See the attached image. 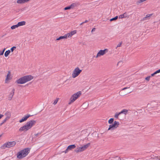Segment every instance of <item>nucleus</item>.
<instances>
[{
	"instance_id": "10",
	"label": "nucleus",
	"mask_w": 160,
	"mask_h": 160,
	"mask_svg": "<svg viewBox=\"0 0 160 160\" xmlns=\"http://www.w3.org/2000/svg\"><path fill=\"white\" fill-rule=\"evenodd\" d=\"M119 125V122L116 121H115L114 122L113 124L109 125L108 130H113L117 128L118 127Z\"/></svg>"
},
{
	"instance_id": "35",
	"label": "nucleus",
	"mask_w": 160,
	"mask_h": 160,
	"mask_svg": "<svg viewBox=\"0 0 160 160\" xmlns=\"http://www.w3.org/2000/svg\"><path fill=\"white\" fill-rule=\"evenodd\" d=\"M121 44H121V43H120L118 45V46H117V47H120V46H121Z\"/></svg>"
},
{
	"instance_id": "16",
	"label": "nucleus",
	"mask_w": 160,
	"mask_h": 160,
	"mask_svg": "<svg viewBox=\"0 0 160 160\" xmlns=\"http://www.w3.org/2000/svg\"><path fill=\"white\" fill-rule=\"evenodd\" d=\"M14 90L13 89L12 91L9 93L8 97V99L9 100H11L12 99L14 94Z\"/></svg>"
},
{
	"instance_id": "31",
	"label": "nucleus",
	"mask_w": 160,
	"mask_h": 160,
	"mask_svg": "<svg viewBox=\"0 0 160 160\" xmlns=\"http://www.w3.org/2000/svg\"><path fill=\"white\" fill-rule=\"evenodd\" d=\"M64 10H69V9H70V7L69 6H68V7H66L64 9Z\"/></svg>"
},
{
	"instance_id": "11",
	"label": "nucleus",
	"mask_w": 160,
	"mask_h": 160,
	"mask_svg": "<svg viewBox=\"0 0 160 160\" xmlns=\"http://www.w3.org/2000/svg\"><path fill=\"white\" fill-rule=\"evenodd\" d=\"M6 117L2 121V122L1 123V125L5 123L11 117V113L9 112H6L5 114Z\"/></svg>"
},
{
	"instance_id": "26",
	"label": "nucleus",
	"mask_w": 160,
	"mask_h": 160,
	"mask_svg": "<svg viewBox=\"0 0 160 160\" xmlns=\"http://www.w3.org/2000/svg\"><path fill=\"white\" fill-rule=\"evenodd\" d=\"M18 27L17 24L16 25H14L11 26V28L13 30L15 29L16 28H18Z\"/></svg>"
},
{
	"instance_id": "28",
	"label": "nucleus",
	"mask_w": 160,
	"mask_h": 160,
	"mask_svg": "<svg viewBox=\"0 0 160 160\" xmlns=\"http://www.w3.org/2000/svg\"><path fill=\"white\" fill-rule=\"evenodd\" d=\"M59 98H57L56 99H55L54 100V102H53L52 103L54 105H56L57 103L58 100H59Z\"/></svg>"
},
{
	"instance_id": "18",
	"label": "nucleus",
	"mask_w": 160,
	"mask_h": 160,
	"mask_svg": "<svg viewBox=\"0 0 160 160\" xmlns=\"http://www.w3.org/2000/svg\"><path fill=\"white\" fill-rule=\"evenodd\" d=\"M128 17V15L126 12L124 13L123 14L120 15L118 18H123Z\"/></svg>"
},
{
	"instance_id": "2",
	"label": "nucleus",
	"mask_w": 160,
	"mask_h": 160,
	"mask_svg": "<svg viewBox=\"0 0 160 160\" xmlns=\"http://www.w3.org/2000/svg\"><path fill=\"white\" fill-rule=\"evenodd\" d=\"M33 78L32 75H26L20 78L17 80L16 82L18 84H23L32 79Z\"/></svg>"
},
{
	"instance_id": "3",
	"label": "nucleus",
	"mask_w": 160,
	"mask_h": 160,
	"mask_svg": "<svg viewBox=\"0 0 160 160\" xmlns=\"http://www.w3.org/2000/svg\"><path fill=\"white\" fill-rule=\"evenodd\" d=\"M29 149L28 148H26L19 151L17 154V157L19 159H22L25 157L29 153Z\"/></svg>"
},
{
	"instance_id": "14",
	"label": "nucleus",
	"mask_w": 160,
	"mask_h": 160,
	"mask_svg": "<svg viewBox=\"0 0 160 160\" xmlns=\"http://www.w3.org/2000/svg\"><path fill=\"white\" fill-rule=\"evenodd\" d=\"M30 0H17V3L18 4H23L29 2Z\"/></svg>"
},
{
	"instance_id": "25",
	"label": "nucleus",
	"mask_w": 160,
	"mask_h": 160,
	"mask_svg": "<svg viewBox=\"0 0 160 160\" xmlns=\"http://www.w3.org/2000/svg\"><path fill=\"white\" fill-rule=\"evenodd\" d=\"M121 114V113L120 112L119 113L117 112L116 113L115 115H114V117L116 118H118V116L119 115H120Z\"/></svg>"
},
{
	"instance_id": "9",
	"label": "nucleus",
	"mask_w": 160,
	"mask_h": 160,
	"mask_svg": "<svg viewBox=\"0 0 160 160\" xmlns=\"http://www.w3.org/2000/svg\"><path fill=\"white\" fill-rule=\"evenodd\" d=\"M108 52V49H105L104 50H100L98 52L96 58L100 57L101 56H103L105 55L106 53Z\"/></svg>"
},
{
	"instance_id": "17",
	"label": "nucleus",
	"mask_w": 160,
	"mask_h": 160,
	"mask_svg": "<svg viewBox=\"0 0 160 160\" xmlns=\"http://www.w3.org/2000/svg\"><path fill=\"white\" fill-rule=\"evenodd\" d=\"M68 38V37L67 35L66 34H65L63 36H60L59 37L57 38L56 39L57 41H59L61 40H65Z\"/></svg>"
},
{
	"instance_id": "8",
	"label": "nucleus",
	"mask_w": 160,
	"mask_h": 160,
	"mask_svg": "<svg viewBox=\"0 0 160 160\" xmlns=\"http://www.w3.org/2000/svg\"><path fill=\"white\" fill-rule=\"evenodd\" d=\"M12 79V76L11 74V72L9 71H8V73L6 76L5 79V83H8Z\"/></svg>"
},
{
	"instance_id": "12",
	"label": "nucleus",
	"mask_w": 160,
	"mask_h": 160,
	"mask_svg": "<svg viewBox=\"0 0 160 160\" xmlns=\"http://www.w3.org/2000/svg\"><path fill=\"white\" fill-rule=\"evenodd\" d=\"M76 147V146L74 144L69 145L68 147L66 150L64 151L63 152L65 153H67L69 151L71 150L72 149L75 148Z\"/></svg>"
},
{
	"instance_id": "37",
	"label": "nucleus",
	"mask_w": 160,
	"mask_h": 160,
	"mask_svg": "<svg viewBox=\"0 0 160 160\" xmlns=\"http://www.w3.org/2000/svg\"><path fill=\"white\" fill-rule=\"evenodd\" d=\"M5 48H4L2 51H1L2 52H3L2 53L3 54L4 53V52L5 51Z\"/></svg>"
},
{
	"instance_id": "19",
	"label": "nucleus",
	"mask_w": 160,
	"mask_h": 160,
	"mask_svg": "<svg viewBox=\"0 0 160 160\" xmlns=\"http://www.w3.org/2000/svg\"><path fill=\"white\" fill-rule=\"evenodd\" d=\"M25 24H26V22L24 21H21V22H18V23L17 25H18V27H19L20 26L25 25Z\"/></svg>"
},
{
	"instance_id": "34",
	"label": "nucleus",
	"mask_w": 160,
	"mask_h": 160,
	"mask_svg": "<svg viewBox=\"0 0 160 160\" xmlns=\"http://www.w3.org/2000/svg\"><path fill=\"white\" fill-rule=\"evenodd\" d=\"M3 116V115L2 114H0V119Z\"/></svg>"
},
{
	"instance_id": "5",
	"label": "nucleus",
	"mask_w": 160,
	"mask_h": 160,
	"mask_svg": "<svg viewBox=\"0 0 160 160\" xmlns=\"http://www.w3.org/2000/svg\"><path fill=\"white\" fill-rule=\"evenodd\" d=\"M16 144V142L15 141L12 142H5L2 145L0 148L2 149H4L6 148H11L14 146Z\"/></svg>"
},
{
	"instance_id": "29",
	"label": "nucleus",
	"mask_w": 160,
	"mask_h": 160,
	"mask_svg": "<svg viewBox=\"0 0 160 160\" xmlns=\"http://www.w3.org/2000/svg\"><path fill=\"white\" fill-rule=\"evenodd\" d=\"M118 16H116L114 18H112L110 19V21H112L115 20H117L118 18Z\"/></svg>"
},
{
	"instance_id": "1",
	"label": "nucleus",
	"mask_w": 160,
	"mask_h": 160,
	"mask_svg": "<svg viewBox=\"0 0 160 160\" xmlns=\"http://www.w3.org/2000/svg\"><path fill=\"white\" fill-rule=\"evenodd\" d=\"M36 122L35 120H32L29 121L27 122L23 126L20 127L19 129V131L20 132H27L34 126Z\"/></svg>"
},
{
	"instance_id": "7",
	"label": "nucleus",
	"mask_w": 160,
	"mask_h": 160,
	"mask_svg": "<svg viewBox=\"0 0 160 160\" xmlns=\"http://www.w3.org/2000/svg\"><path fill=\"white\" fill-rule=\"evenodd\" d=\"M82 72V70L79 67L75 68L73 70L72 73V77L73 78H75L79 75Z\"/></svg>"
},
{
	"instance_id": "24",
	"label": "nucleus",
	"mask_w": 160,
	"mask_h": 160,
	"mask_svg": "<svg viewBox=\"0 0 160 160\" xmlns=\"http://www.w3.org/2000/svg\"><path fill=\"white\" fill-rule=\"evenodd\" d=\"M160 72V69H159L156 71H155L154 73H152L151 74V76L152 77H153L154 76V75L158 73H159Z\"/></svg>"
},
{
	"instance_id": "20",
	"label": "nucleus",
	"mask_w": 160,
	"mask_h": 160,
	"mask_svg": "<svg viewBox=\"0 0 160 160\" xmlns=\"http://www.w3.org/2000/svg\"><path fill=\"white\" fill-rule=\"evenodd\" d=\"M128 110L126 109H123L120 112L121 114L122 113H123L125 115H126L127 114L128 112Z\"/></svg>"
},
{
	"instance_id": "27",
	"label": "nucleus",
	"mask_w": 160,
	"mask_h": 160,
	"mask_svg": "<svg viewBox=\"0 0 160 160\" xmlns=\"http://www.w3.org/2000/svg\"><path fill=\"white\" fill-rule=\"evenodd\" d=\"M114 121V119L113 118H111L108 121V122L109 124H112Z\"/></svg>"
},
{
	"instance_id": "38",
	"label": "nucleus",
	"mask_w": 160,
	"mask_h": 160,
	"mask_svg": "<svg viewBox=\"0 0 160 160\" xmlns=\"http://www.w3.org/2000/svg\"><path fill=\"white\" fill-rule=\"evenodd\" d=\"M95 28H93L92 29V32H94L95 31Z\"/></svg>"
},
{
	"instance_id": "22",
	"label": "nucleus",
	"mask_w": 160,
	"mask_h": 160,
	"mask_svg": "<svg viewBox=\"0 0 160 160\" xmlns=\"http://www.w3.org/2000/svg\"><path fill=\"white\" fill-rule=\"evenodd\" d=\"M152 14H148L147 15H146V17H144L143 18V20H146L147 18H148V19L150 17L152 16Z\"/></svg>"
},
{
	"instance_id": "40",
	"label": "nucleus",
	"mask_w": 160,
	"mask_h": 160,
	"mask_svg": "<svg viewBox=\"0 0 160 160\" xmlns=\"http://www.w3.org/2000/svg\"><path fill=\"white\" fill-rule=\"evenodd\" d=\"M84 22H82V23L80 24V25H82L83 24H84Z\"/></svg>"
},
{
	"instance_id": "15",
	"label": "nucleus",
	"mask_w": 160,
	"mask_h": 160,
	"mask_svg": "<svg viewBox=\"0 0 160 160\" xmlns=\"http://www.w3.org/2000/svg\"><path fill=\"white\" fill-rule=\"evenodd\" d=\"M30 115H27L26 116H25L22 118V119L19 120V122L21 123L22 122L26 121L28 119V118L30 117Z\"/></svg>"
},
{
	"instance_id": "21",
	"label": "nucleus",
	"mask_w": 160,
	"mask_h": 160,
	"mask_svg": "<svg viewBox=\"0 0 160 160\" xmlns=\"http://www.w3.org/2000/svg\"><path fill=\"white\" fill-rule=\"evenodd\" d=\"M70 9H73L75 7H76L77 5L75 3H73L69 6Z\"/></svg>"
},
{
	"instance_id": "30",
	"label": "nucleus",
	"mask_w": 160,
	"mask_h": 160,
	"mask_svg": "<svg viewBox=\"0 0 160 160\" xmlns=\"http://www.w3.org/2000/svg\"><path fill=\"white\" fill-rule=\"evenodd\" d=\"M16 48V47L15 46H13L12 47L11 49L10 50H11V51L12 52Z\"/></svg>"
},
{
	"instance_id": "6",
	"label": "nucleus",
	"mask_w": 160,
	"mask_h": 160,
	"mask_svg": "<svg viewBox=\"0 0 160 160\" xmlns=\"http://www.w3.org/2000/svg\"><path fill=\"white\" fill-rule=\"evenodd\" d=\"M90 145V143H88L87 144L82 146V147H78L75 149L74 151L77 152H82L86 150Z\"/></svg>"
},
{
	"instance_id": "13",
	"label": "nucleus",
	"mask_w": 160,
	"mask_h": 160,
	"mask_svg": "<svg viewBox=\"0 0 160 160\" xmlns=\"http://www.w3.org/2000/svg\"><path fill=\"white\" fill-rule=\"evenodd\" d=\"M77 33V31L76 30H74L73 31L71 32H70L67 33L66 34L67 35L68 37V38H71L72 36L76 34Z\"/></svg>"
},
{
	"instance_id": "39",
	"label": "nucleus",
	"mask_w": 160,
	"mask_h": 160,
	"mask_svg": "<svg viewBox=\"0 0 160 160\" xmlns=\"http://www.w3.org/2000/svg\"><path fill=\"white\" fill-rule=\"evenodd\" d=\"M88 22V21L87 20H86L84 22V23H86L87 22Z\"/></svg>"
},
{
	"instance_id": "33",
	"label": "nucleus",
	"mask_w": 160,
	"mask_h": 160,
	"mask_svg": "<svg viewBox=\"0 0 160 160\" xmlns=\"http://www.w3.org/2000/svg\"><path fill=\"white\" fill-rule=\"evenodd\" d=\"M3 52H2L0 50V56L1 55H3V53H2Z\"/></svg>"
},
{
	"instance_id": "23",
	"label": "nucleus",
	"mask_w": 160,
	"mask_h": 160,
	"mask_svg": "<svg viewBox=\"0 0 160 160\" xmlns=\"http://www.w3.org/2000/svg\"><path fill=\"white\" fill-rule=\"evenodd\" d=\"M10 50H8L7 51H6L4 53L5 56V57H8V56L10 54Z\"/></svg>"
},
{
	"instance_id": "36",
	"label": "nucleus",
	"mask_w": 160,
	"mask_h": 160,
	"mask_svg": "<svg viewBox=\"0 0 160 160\" xmlns=\"http://www.w3.org/2000/svg\"><path fill=\"white\" fill-rule=\"evenodd\" d=\"M129 88L125 87V88H122V90H125V89H127V88Z\"/></svg>"
},
{
	"instance_id": "4",
	"label": "nucleus",
	"mask_w": 160,
	"mask_h": 160,
	"mask_svg": "<svg viewBox=\"0 0 160 160\" xmlns=\"http://www.w3.org/2000/svg\"><path fill=\"white\" fill-rule=\"evenodd\" d=\"M81 91H78L73 94L70 98L68 104L70 105L73 103L81 96Z\"/></svg>"
},
{
	"instance_id": "32",
	"label": "nucleus",
	"mask_w": 160,
	"mask_h": 160,
	"mask_svg": "<svg viewBox=\"0 0 160 160\" xmlns=\"http://www.w3.org/2000/svg\"><path fill=\"white\" fill-rule=\"evenodd\" d=\"M150 78H151V76H148L147 77L145 78V79L146 80H147V81H149L150 80Z\"/></svg>"
}]
</instances>
